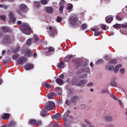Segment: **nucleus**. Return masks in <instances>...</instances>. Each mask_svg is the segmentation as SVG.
<instances>
[{"label":"nucleus","mask_w":127,"mask_h":127,"mask_svg":"<svg viewBox=\"0 0 127 127\" xmlns=\"http://www.w3.org/2000/svg\"><path fill=\"white\" fill-rule=\"evenodd\" d=\"M122 67V65L121 64H119L117 65L113 69L115 73H117L119 70V68Z\"/></svg>","instance_id":"393cba45"},{"label":"nucleus","mask_w":127,"mask_h":127,"mask_svg":"<svg viewBox=\"0 0 127 127\" xmlns=\"http://www.w3.org/2000/svg\"><path fill=\"white\" fill-rule=\"evenodd\" d=\"M59 77L61 78H62V79H63L64 78V74H62L61 75L60 77Z\"/></svg>","instance_id":"69168bd1"},{"label":"nucleus","mask_w":127,"mask_h":127,"mask_svg":"<svg viewBox=\"0 0 127 127\" xmlns=\"http://www.w3.org/2000/svg\"><path fill=\"white\" fill-rule=\"evenodd\" d=\"M121 27L122 28H126L127 27V23L125 24H121Z\"/></svg>","instance_id":"37998d69"},{"label":"nucleus","mask_w":127,"mask_h":127,"mask_svg":"<svg viewBox=\"0 0 127 127\" xmlns=\"http://www.w3.org/2000/svg\"><path fill=\"white\" fill-rule=\"evenodd\" d=\"M104 120L107 122H111L113 121L112 117L110 116H104L103 118Z\"/></svg>","instance_id":"f8f14e48"},{"label":"nucleus","mask_w":127,"mask_h":127,"mask_svg":"<svg viewBox=\"0 0 127 127\" xmlns=\"http://www.w3.org/2000/svg\"><path fill=\"white\" fill-rule=\"evenodd\" d=\"M55 91L56 92H60L62 91V89L61 88H60L59 87H57L55 88Z\"/></svg>","instance_id":"a19ab883"},{"label":"nucleus","mask_w":127,"mask_h":127,"mask_svg":"<svg viewBox=\"0 0 127 127\" xmlns=\"http://www.w3.org/2000/svg\"><path fill=\"white\" fill-rule=\"evenodd\" d=\"M1 117L4 120H7L9 118V115L7 113H4L2 115Z\"/></svg>","instance_id":"b1692460"},{"label":"nucleus","mask_w":127,"mask_h":127,"mask_svg":"<svg viewBox=\"0 0 127 127\" xmlns=\"http://www.w3.org/2000/svg\"><path fill=\"white\" fill-rule=\"evenodd\" d=\"M69 20L70 23L72 25H75L77 24L78 20L76 17L72 16L69 18Z\"/></svg>","instance_id":"20e7f679"},{"label":"nucleus","mask_w":127,"mask_h":127,"mask_svg":"<svg viewBox=\"0 0 127 127\" xmlns=\"http://www.w3.org/2000/svg\"><path fill=\"white\" fill-rule=\"evenodd\" d=\"M92 85L93 83L92 82L90 83L87 84V86L89 87L91 86H92Z\"/></svg>","instance_id":"e2e57ef3"},{"label":"nucleus","mask_w":127,"mask_h":127,"mask_svg":"<svg viewBox=\"0 0 127 127\" xmlns=\"http://www.w3.org/2000/svg\"><path fill=\"white\" fill-rule=\"evenodd\" d=\"M70 60L68 57H66L64 58V60L65 62H67Z\"/></svg>","instance_id":"bf43d9fd"},{"label":"nucleus","mask_w":127,"mask_h":127,"mask_svg":"<svg viewBox=\"0 0 127 127\" xmlns=\"http://www.w3.org/2000/svg\"><path fill=\"white\" fill-rule=\"evenodd\" d=\"M100 26L101 29L104 30H106L108 28V27L106 26L104 24H101Z\"/></svg>","instance_id":"cd10ccee"},{"label":"nucleus","mask_w":127,"mask_h":127,"mask_svg":"<svg viewBox=\"0 0 127 127\" xmlns=\"http://www.w3.org/2000/svg\"><path fill=\"white\" fill-rule=\"evenodd\" d=\"M57 66L60 69H63L64 67V63L63 62H61L58 64Z\"/></svg>","instance_id":"5701e85b"},{"label":"nucleus","mask_w":127,"mask_h":127,"mask_svg":"<svg viewBox=\"0 0 127 127\" xmlns=\"http://www.w3.org/2000/svg\"><path fill=\"white\" fill-rule=\"evenodd\" d=\"M70 111L68 110L65 112L63 115V119L65 122H66L69 118L71 117L70 116Z\"/></svg>","instance_id":"0eeeda50"},{"label":"nucleus","mask_w":127,"mask_h":127,"mask_svg":"<svg viewBox=\"0 0 127 127\" xmlns=\"http://www.w3.org/2000/svg\"><path fill=\"white\" fill-rule=\"evenodd\" d=\"M35 6L37 7H38L40 6L39 3L38 2H34Z\"/></svg>","instance_id":"79ce46f5"},{"label":"nucleus","mask_w":127,"mask_h":127,"mask_svg":"<svg viewBox=\"0 0 127 127\" xmlns=\"http://www.w3.org/2000/svg\"><path fill=\"white\" fill-rule=\"evenodd\" d=\"M82 73L81 71V70H79L78 71L77 73L76 74H80Z\"/></svg>","instance_id":"338daca9"},{"label":"nucleus","mask_w":127,"mask_h":127,"mask_svg":"<svg viewBox=\"0 0 127 127\" xmlns=\"http://www.w3.org/2000/svg\"><path fill=\"white\" fill-rule=\"evenodd\" d=\"M1 28L2 31L4 32H6L11 31V30L10 28L7 27H2Z\"/></svg>","instance_id":"6ab92c4d"},{"label":"nucleus","mask_w":127,"mask_h":127,"mask_svg":"<svg viewBox=\"0 0 127 127\" xmlns=\"http://www.w3.org/2000/svg\"><path fill=\"white\" fill-rule=\"evenodd\" d=\"M64 7V5H60L59 10L61 14H62L63 13V9Z\"/></svg>","instance_id":"2f4dec72"},{"label":"nucleus","mask_w":127,"mask_h":127,"mask_svg":"<svg viewBox=\"0 0 127 127\" xmlns=\"http://www.w3.org/2000/svg\"><path fill=\"white\" fill-rule=\"evenodd\" d=\"M87 76V74H83L80 75L79 77V78L83 79L86 77Z\"/></svg>","instance_id":"f704fd0d"},{"label":"nucleus","mask_w":127,"mask_h":127,"mask_svg":"<svg viewBox=\"0 0 127 127\" xmlns=\"http://www.w3.org/2000/svg\"><path fill=\"white\" fill-rule=\"evenodd\" d=\"M120 72L121 74H123L125 72V69L123 68H121L120 70Z\"/></svg>","instance_id":"ea45409f"},{"label":"nucleus","mask_w":127,"mask_h":127,"mask_svg":"<svg viewBox=\"0 0 127 127\" xmlns=\"http://www.w3.org/2000/svg\"><path fill=\"white\" fill-rule=\"evenodd\" d=\"M121 24H116L113 26V27L116 29H118L121 28Z\"/></svg>","instance_id":"c9c22d12"},{"label":"nucleus","mask_w":127,"mask_h":127,"mask_svg":"<svg viewBox=\"0 0 127 127\" xmlns=\"http://www.w3.org/2000/svg\"><path fill=\"white\" fill-rule=\"evenodd\" d=\"M95 34L96 36H98L100 35V32H96L95 33Z\"/></svg>","instance_id":"680f3d73"},{"label":"nucleus","mask_w":127,"mask_h":127,"mask_svg":"<svg viewBox=\"0 0 127 127\" xmlns=\"http://www.w3.org/2000/svg\"><path fill=\"white\" fill-rule=\"evenodd\" d=\"M49 29L50 30V34L52 36L57 33V31L54 27L50 26L49 28Z\"/></svg>","instance_id":"423d86ee"},{"label":"nucleus","mask_w":127,"mask_h":127,"mask_svg":"<svg viewBox=\"0 0 127 127\" xmlns=\"http://www.w3.org/2000/svg\"><path fill=\"white\" fill-rule=\"evenodd\" d=\"M56 95V94L54 92L49 93L47 96L48 98L50 99L53 98Z\"/></svg>","instance_id":"412c9836"},{"label":"nucleus","mask_w":127,"mask_h":127,"mask_svg":"<svg viewBox=\"0 0 127 127\" xmlns=\"http://www.w3.org/2000/svg\"><path fill=\"white\" fill-rule=\"evenodd\" d=\"M26 59L24 57H21L17 60V63L19 64H22L24 62L26 61Z\"/></svg>","instance_id":"1a4fd4ad"},{"label":"nucleus","mask_w":127,"mask_h":127,"mask_svg":"<svg viewBox=\"0 0 127 127\" xmlns=\"http://www.w3.org/2000/svg\"><path fill=\"white\" fill-rule=\"evenodd\" d=\"M9 19L10 21L14 23L16 20V19L14 17V15L13 13L11 12L9 13Z\"/></svg>","instance_id":"6e6552de"},{"label":"nucleus","mask_w":127,"mask_h":127,"mask_svg":"<svg viewBox=\"0 0 127 127\" xmlns=\"http://www.w3.org/2000/svg\"><path fill=\"white\" fill-rule=\"evenodd\" d=\"M54 49L53 47H49L48 48V50L46 53V55L49 56L51 54L54 52Z\"/></svg>","instance_id":"9d476101"},{"label":"nucleus","mask_w":127,"mask_h":127,"mask_svg":"<svg viewBox=\"0 0 127 127\" xmlns=\"http://www.w3.org/2000/svg\"><path fill=\"white\" fill-rule=\"evenodd\" d=\"M122 67V65L121 64H119L117 65L113 69L115 73H117L119 70V68Z\"/></svg>","instance_id":"a878e982"},{"label":"nucleus","mask_w":127,"mask_h":127,"mask_svg":"<svg viewBox=\"0 0 127 127\" xmlns=\"http://www.w3.org/2000/svg\"><path fill=\"white\" fill-rule=\"evenodd\" d=\"M33 64H28L25 65L24 68L26 70H29L31 69H33Z\"/></svg>","instance_id":"9b49d317"},{"label":"nucleus","mask_w":127,"mask_h":127,"mask_svg":"<svg viewBox=\"0 0 127 127\" xmlns=\"http://www.w3.org/2000/svg\"><path fill=\"white\" fill-rule=\"evenodd\" d=\"M47 111L43 109L41 110V111L40 114V115L43 117H45L49 114V113H47Z\"/></svg>","instance_id":"f3484780"},{"label":"nucleus","mask_w":127,"mask_h":127,"mask_svg":"<svg viewBox=\"0 0 127 127\" xmlns=\"http://www.w3.org/2000/svg\"><path fill=\"white\" fill-rule=\"evenodd\" d=\"M56 82L57 83L60 84V85H62L63 83V80L60 78L57 79Z\"/></svg>","instance_id":"bb28decb"},{"label":"nucleus","mask_w":127,"mask_h":127,"mask_svg":"<svg viewBox=\"0 0 127 127\" xmlns=\"http://www.w3.org/2000/svg\"><path fill=\"white\" fill-rule=\"evenodd\" d=\"M20 29L22 32L27 34H29L31 32L30 26L27 24L24 23L20 27Z\"/></svg>","instance_id":"f257e3e1"},{"label":"nucleus","mask_w":127,"mask_h":127,"mask_svg":"<svg viewBox=\"0 0 127 127\" xmlns=\"http://www.w3.org/2000/svg\"><path fill=\"white\" fill-rule=\"evenodd\" d=\"M6 17L5 15H1L0 16V19L4 21Z\"/></svg>","instance_id":"4c0bfd02"},{"label":"nucleus","mask_w":127,"mask_h":127,"mask_svg":"<svg viewBox=\"0 0 127 127\" xmlns=\"http://www.w3.org/2000/svg\"><path fill=\"white\" fill-rule=\"evenodd\" d=\"M88 25L86 24H84L82 25L81 28L82 30H84L87 28Z\"/></svg>","instance_id":"473e14b6"},{"label":"nucleus","mask_w":127,"mask_h":127,"mask_svg":"<svg viewBox=\"0 0 127 127\" xmlns=\"http://www.w3.org/2000/svg\"><path fill=\"white\" fill-rule=\"evenodd\" d=\"M73 5L71 4H69L67 8V9L68 10H70L73 7Z\"/></svg>","instance_id":"09e8293b"},{"label":"nucleus","mask_w":127,"mask_h":127,"mask_svg":"<svg viewBox=\"0 0 127 127\" xmlns=\"http://www.w3.org/2000/svg\"><path fill=\"white\" fill-rule=\"evenodd\" d=\"M77 80L76 78H74L72 80V83L73 84L77 86H80L84 84H86L87 82V81L82 80L80 81L78 83L77 82Z\"/></svg>","instance_id":"f03ea898"},{"label":"nucleus","mask_w":127,"mask_h":127,"mask_svg":"<svg viewBox=\"0 0 127 127\" xmlns=\"http://www.w3.org/2000/svg\"><path fill=\"white\" fill-rule=\"evenodd\" d=\"M46 11L49 13H52L53 11V8L51 7H47L45 8Z\"/></svg>","instance_id":"aec40b11"},{"label":"nucleus","mask_w":127,"mask_h":127,"mask_svg":"<svg viewBox=\"0 0 127 127\" xmlns=\"http://www.w3.org/2000/svg\"><path fill=\"white\" fill-rule=\"evenodd\" d=\"M111 97L113 98L115 100H117V98L115 97L113 95V94H111Z\"/></svg>","instance_id":"4d7b16f0"},{"label":"nucleus","mask_w":127,"mask_h":127,"mask_svg":"<svg viewBox=\"0 0 127 127\" xmlns=\"http://www.w3.org/2000/svg\"><path fill=\"white\" fill-rule=\"evenodd\" d=\"M113 18L111 15L105 18V20L106 22L108 23H110L113 21Z\"/></svg>","instance_id":"2eb2a0df"},{"label":"nucleus","mask_w":127,"mask_h":127,"mask_svg":"<svg viewBox=\"0 0 127 127\" xmlns=\"http://www.w3.org/2000/svg\"><path fill=\"white\" fill-rule=\"evenodd\" d=\"M19 57V55L18 54L14 55L12 57V58L14 60H16Z\"/></svg>","instance_id":"49530a36"},{"label":"nucleus","mask_w":127,"mask_h":127,"mask_svg":"<svg viewBox=\"0 0 127 127\" xmlns=\"http://www.w3.org/2000/svg\"><path fill=\"white\" fill-rule=\"evenodd\" d=\"M84 121L85 123L87 124H90V122L87 119H84Z\"/></svg>","instance_id":"de8ad7c7"},{"label":"nucleus","mask_w":127,"mask_h":127,"mask_svg":"<svg viewBox=\"0 0 127 127\" xmlns=\"http://www.w3.org/2000/svg\"><path fill=\"white\" fill-rule=\"evenodd\" d=\"M38 126H40L41 124V122L39 120L36 121V124Z\"/></svg>","instance_id":"8fccbe9b"},{"label":"nucleus","mask_w":127,"mask_h":127,"mask_svg":"<svg viewBox=\"0 0 127 127\" xmlns=\"http://www.w3.org/2000/svg\"><path fill=\"white\" fill-rule=\"evenodd\" d=\"M90 71V68L89 67H87L86 68V70L85 71L86 72H89Z\"/></svg>","instance_id":"052dcab7"},{"label":"nucleus","mask_w":127,"mask_h":127,"mask_svg":"<svg viewBox=\"0 0 127 127\" xmlns=\"http://www.w3.org/2000/svg\"><path fill=\"white\" fill-rule=\"evenodd\" d=\"M106 68L107 70H111L114 69V67L113 66H109L107 65L106 66Z\"/></svg>","instance_id":"7c9ffc66"},{"label":"nucleus","mask_w":127,"mask_h":127,"mask_svg":"<svg viewBox=\"0 0 127 127\" xmlns=\"http://www.w3.org/2000/svg\"><path fill=\"white\" fill-rule=\"evenodd\" d=\"M116 18L117 20L119 21H121L122 20V19L118 16H116Z\"/></svg>","instance_id":"13d9d810"},{"label":"nucleus","mask_w":127,"mask_h":127,"mask_svg":"<svg viewBox=\"0 0 127 127\" xmlns=\"http://www.w3.org/2000/svg\"><path fill=\"white\" fill-rule=\"evenodd\" d=\"M79 100V98L77 96L75 95L73 96L70 99V101L71 102L74 103L78 101Z\"/></svg>","instance_id":"dca6fc26"},{"label":"nucleus","mask_w":127,"mask_h":127,"mask_svg":"<svg viewBox=\"0 0 127 127\" xmlns=\"http://www.w3.org/2000/svg\"><path fill=\"white\" fill-rule=\"evenodd\" d=\"M111 84L113 86L116 87L117 86V84L116 82L115 81H112L111 83Z\"/></svg>","instance_id":"e433bc0d"},{"label":"nucleus","mask_w":127,"mask_h":127,"mask_svg":"<svg viewBox=\"0 0 127 127\" xmlns=\"http://www.w3.org/2000/svg\"><path fill=\"white\" fill-rule=\"evenodd\" d=\"M8 7V6L2 4H0V8H2L4 9H6Z\"/></svg>","instance_id":"a18cd8bd"},{"label":"nucleus","mask_w":127,"mask_h":127,"mask_svg":"<svg viewBox=\"0 0 127 127\" xmlns=\"http://www.w3.org/2000/svg\"><path fill=\"white\" fill-rule=\"evenodd\" d=\"M65 103L67 106L69 105L70 104V102L68 99L66 100Z\"/></svg>","instance_id":"603ef678"},{"label":"nucleus","mask_w":127,"mask_h":127,"mask_svg":"<svg viewBox=\"0 0 127 127\" xmlns=\"http://www.w3.org/2000/svg\"><path fill=\"white\" fill-rule=\"evenodd\" d=\"M108 92V90L107 89H103L101 91V93H104Z\"/></svg>","instance_id":"6e6d98bb"},{"label":"nucleus","mask_w":127,"mask_h":127,"mask_svg":"<svg viewBox=\"0 0 127 127\" xmlns=\"http://www.w3.org/2000/svg\"><path fill=\"white\" fill-rule=\"evenodd\" d=\"M41 3L43 4H46L47 3V0H41Z\"/></svg>","instance_id":"58836bf2"},{"label":"nucleus","mask_w":127,"mask_h":127,"mask_svg":"<svg viewBox=\"0 0 127 127\" xmlns=\"http://www.w3.org/2000/svg\"><path fill=\"white\" fill-rule=\"evenodd\" d=\"M19 9L17 10V12L19 14L21 15L22 11L26 8V6L25 4H21L19 5Z\"/></svg>","instance_id":"39448f33"},{"label":"nucleus","mask_w":127,"mask_h":127,"mask_svg":"<svg viewBox=\"0 0 127 127\" xmlns=\"http://www.w3.org/2000/svg\"><path fill=\"white\" fill-rule=\"evenodd\" d=\"M32 54L31 50L30 49H26L25 53V55L26 57H29L31 56Z\"/></svg>","instance_id":"ddd939ff"},{"label":"nucleus","mask_w":127,"mask_h":127,"mask_svg":"<svg viewBox=\"0 0 127 127\" xmlns=\"http://www.w3.org/2000/svg\"><path fill=\"white\" fill-rule=\"evenodd\" d=\"M29 123L30 124L34 125L36 124V120L34 119H31L29 121Z\"/></svg>","instance_id":"c756f323"},{"label":"nucleus","mask_w":127,"mask_h":127,"mask_svg":"<svg viewBox=\"0 0 127 127\" xmlns=\"http://www.w3.org/2000/svg\"><path fill=\"white\" fill-rule=\"evenodd\" d=\"M45 87L48 89H49L51 87L50 85L48 83H46L45 84Z\"/></svg>","instance_id":"864d4df0"},{"label":"nucleus","mask_w":127,"mask_h":127,"mask_svg":"<svg viewBox=\"0 0 127 127\" xmlns=\"http://www.w3.org/2000/svg\"><path fill=\"white\" fill-rule=\"evenodd\" d=\"M52 118H55L57 120L60 119L61 118V117L59 113H57L56 115H54L52 116Z\"/></svg>","instance_id":"a211bd4d"},{"label":"nucleus","mask_w":127,"mask_h":127,"mask_svg":"<svg viewBox=\"0 0 127 127\" xmlns=\"http://www.w3.org/2000/svg\"><path fill=\"white\" fill-rule=\"evenodd\" d=\"M73 55H69V56H68L67 57H68L70 60L71 58L73 57Z\"/></svg>","instance_id":"0e129e2a"},{"label":"nucleus","mask_w":127,"mask_h":127,"mask_svg":"<svg viewBox=\"0 0 127 127\" xmlns=\"http://www.w3.org/2000/svg\"><path fill=\"white\" fill-rule=\"evenodd\" d=\"M55 105V104L53 102L49 101L46 104L45 108L49 111H50L53 109Z\"/></svg>","instance_id":"7ed1b4c3"},{"label":"nucleus","mask_w":127,"mask_h":127,"mask_svg":"<svg viewBox=\"0 0 127 127\" xmlns=\"http://www.w3.org/2000/svg\"><path fill=\"white\" fill-rule=\"evenodd\" d=\"M64 0H62L59 3L60 5H64Z\"/></svg>","instance_id":"5fc2aeb1"},{"label":"nucleus","mask_w":127,"mask_h":127,"mask_svg":"<svg viewBox=\"0 0 127 127\" xmlns=\"http://www.w3.org/2000/svg\"><path fill=\"white\" fill-rule=\"evenodd\" d=\"M61 20L62 18L61 17L59 16L57 18V21L58 22H60L61 21Z\"/></svg>","instance_id":"3c124183"},{"label":"nucleus","mask_w":127,"mask_h":127,"mask_svg":"<svg viewBox=\"0 0 127 127\" xmlns=\"http://www.w3.org/2000/svg\"><path fill=\"white\" fill-rule=\"evenodd\" d=\"M53 127H59V125L58 124H55L54 126Z\"/></svg>","instance_id":"774afa93"},{"label":"nucleus","mask_w":127,"mask_h":127,"mask_svg":"<svg viewBox=\"0 0 127 127\" xmlns=\"http://www.w3.org/2000/svg\"><path fill=\"white\" fill-rule=\"evenodd\" d=\"M103 62V60L100 59L97 61L96 62L97 64H99L101 63H102Z\"/></svg>","instance_id":"c03bdc74"},{"label":"nucleus","mask_w":127,"mask_h":127,"mask_svg":"<svg viewBox=\"0 0 127 127\" xmlns=\"http://www.w3.org/2000/svg\"><path fill=\"white\" fill-rule=\"evenodd\" d=\"M117 63L116 60L115 59H113L110 61L108 63L109 64H115Z\"/></svg>","instance_id":"c85d7f7f"},{"label":"nucleus","mask_w":127,"mask_h":127,"mask_svg":"<svg viewBox=\"0 0 127 127\" xmlns=\"http://www.w3.org/2000/svg\"><path fill=\"white\" fill-rule=\"evenodd\" d=\"M9 41V37L8 35L5 36L4 37L3 40V43H7Z\"/></svg>","instance_id":"4be33fe9"},{"label":"nucleus","mask_w":127,"mask_h":127,"mask_svg":"<svg viewBox=\"0 0 127 127\" xmlns=\"http://www.w3.org/2000/svg\"><path fill=\"white\" fill-rule=\"evenodd\" d=\"M32 38L28 39L26 42V44L30 46L32 42Z\"/></svg>","instance_id":"72a5a7b5"},{"label":"nucleus","mask_w":127,"mask_h":127,"mask_svg":"<svg viewBox=\"0 0 127 127\" xmlns=\"http://www.w3.org/2000/svg\"><path fill=\"white\" fill-rule=\"evenodd\" d=\"M32 39V42H37L39 39L41 40L42 38L40 36H38L36 35H34L33 36V38Z\"/></svg>","instance_id":"4468645a"}]
</instances>
